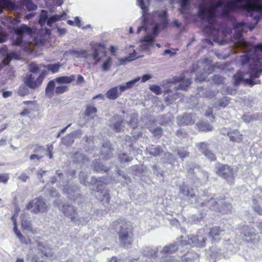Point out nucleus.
<instances>
[{
  "mask_svg": "<svg viewBox=\"0 0 262 262\" xmlns=\"http://www.w3.org/2000/svg\"><path fill=\"white\" fill-rule=\"evenodd\" d=\"M198 127L200 130L202 132H210L212 130V126L209 123L201 122L198 124Z\"/></svg>",
  "mask_w": 262,
  "mask_h": 262,
  "instance_id": "obj_33",
  "label": "nucleus"
},
{
  "mask_svg": "<svg viewBox=\"0 0 262 262\" xmlns=\"http://www.w3.org/2000/svg\"><path fill=\"white\" fill-rule=\"evenodd\" d=\"M90 183L92 185L97 187V191L99 195H102L103 198L101 199V201L104 202L108 204L110 203V196L109 193L107 191H104L105 185L102 183L100 179H98L95 177H92Z\"/></svg>",
  "mask_w": 262,
  "mask_h": 262,
  "instance_id": "obj_7",
  "label": "nucleus"
},
{
  "mask_svg": "<svg viewBox=\"0 0 262 262\" xmlns=\"http://www.w3.org/2000/svg\"><path fill=\"white\" fill-rule=\"evenodd\" d=\"M16 37L13 40L12 45L19 46L23 43L24 34L26 33L30 35L32 33V29L26 25H22L19 27L15 28L13 29Z\"/></svg>",
  "mask_w": 262,
  "mask_h": 262,
  "instance_id": "obj_6",
  "label": "nucleus"
},
{
  "mask_svg": "<svg viewBox=\"0 0 262 262\" xmlns=\"http://www.w3.org/2000/svg\"><path fill=\"white\" fill-rule=\"evenodd\" d=\"M59 209L68 218L70 219L71 222L76 224L83 225L86 221L83 217H78L77 213V208L72 205L64 204Z\"/></svg>",
  "mask_w": 262,
  "mask_h": 262,
  "instance_id": "obj_1",
  "label": "nucleus"
},
{
  "mask_svg": "<svg viewBox=\"0 0 262 262\" xmlns=\"http://www.w3.org/2000/svg\"><path fill=\"white\" fill-rule=\"evenodd\" d=\"M17 55L14 52H11L8 54L6 57L3 60V63L4 65H8L11 60L13 58H15Z\"/></svg>",
  "mask_w": 262,
  "mask_h": 262,
  "instance_id": "obj_44",
  "label": "nucleus"
},
{
  "mask_svg": "<svg viewBox=\"0 0 262 262\" xmlns=\"http://www.w3.org/2000/svg\"><path fill=\"white\" fill-rule=\"evenodd\" d=\"M46 151V149L43 146H38L34 149V152L36 154H33L30 156V159L31 160H36L37 161H40L42 158L43 155L41 154L44 153Z\"/></svg>",
  "mask_w": 262,
  "mask_h": 262,
  "instance_id": "obj_23",
  "label": "nucleus"
},
{
  "mask_svg": "<svg viewBox=\"0 0 262 262\" xmlns=\"http://www.w3.org/2000/svg\"><path fill=\"white\" fill-rule=\"evenodd\" d=\"M170 82L173 84L179 83V85L176 88L177 91L178 90L186 91L191 84V81L190 79L186 78L184 76L181 75L173 77Z\"/></svg>",
  "mask_w": 262,
  "mask_h": 262,
  "instance_id": "obj_11",
  "label": "nucleus"
},
{
  "mask_svg": "<svg viewBox=\"0 0 262 262\" xmlns=\"http://www.w3.org/2000/svg\"><path fill=\"white\" fill-rule=\"evenodd\" d=\"M259 204V201L256 199H252V207L255 212H257L259 215H262V204Z\"/></svg>",
  "mask_w": 262,
  "mask_h": 262,
  "instance_id": "obj_31",
  "label": "nucleus"
},
{
  "mask_svg": "<svg viewBox=\"0 0 262 262\" xmlns=\"http://www.w3.org/2000/svg\"><path fill=\"white\" fill-rule=\"evenodd\" d=\"M69 89V86L67 85L58 86L56 87L55 94L56 95H61L67 92Z\"/></svg>",
  "mask_w": 262,
  "mask_h": 262,
  "instance_id": "obj_46",
  "label": "nucleus"
},
{
  "mask_svg": "<svg viewBox=\"0 0 262 262\" xmlns=\"http://www.w3.org/2000/svg\"><path fill=\"white\" fill-rule=\"evenodd\" d=\"M161 262H179V260L174 257L166 256L165 257H162Z\"/></svg>",
  "mask_w": 262,
  "mask_h": 262,
  "instance_id": "obj_59",
  "label": "nucleus"
},
{
  "mask_svg": "<svg viewBox=\"0 0 262 262\" xmlns=\"http://www.w3.org/2000/svg\"><path fill=\"white\" fill-rule=\"evenodd\" d=\"M97 111V110L96 107L91 105L88 106L85 110V115L90 117L93 114H96Z\"/></svg>",
  "mask_w": 262,
  "mask_h": 262,
  "instance_id": "obj_49",
  "label": "nucleus"
},
{
  "mask_svg": "<svg viewBox=\"0 0 262 262\" xmlns=\"http://www.w3.org/2000/svg\"><path fill=\"white\" fill-rule=\"evenodd\" d=\"M93 168L95 171L99 173L106 172L109 169L105 165H94Z\"/></svg>",
  "mask_w": 262,
  "mask_h": 262,
  "instance_id": "obj_47",
  "label": "nucleus"
},
{
  "mask_svg": "<svg viewBox=\"0 0 262 262\" xmlns=\"http://www.w3.org/2000/svg\"><path fill=\"white\" fill-rule=\"evenodd\" d=\"M206 238L202 235H190L188 237V243L194 246L204 247L205 245Z\"/></svg>",
  "mask_w": 262,
  "mask_h": 262,
  "instance_id": "obj_14",
  "label": "nucleus"
},
{
  "mask_svg": "<svg viewBox=\"0 0 262 262\" xmlns=\"http://www.w3.org/2000/svg\"><path fill=\"white\" fill-rule=\"evenodd\" d=\"M71 54L77 57H88V52L85 50H80L79 51L76 50H72L70 51Z\"/></svg>",
  "mask_w": 262,
  "mask_h": 262,
  "instance_id": "obj_37",
  "label": "nucleus"
},
{
  "mask_svg": "<svg viewBox=\"0 0 262 262\" xmlns=\"http://www.w3.org/2000/svg\"><path fill=\"white\" fill-rule=\"evenodd\" d=\"M220 205V202H218L216 201V199L213 198H211L210 199L206 200V205L205 206H207L210 208L211 209H215L216 208H218L217 206Z\"/></svg>",
  "mask_w": 262,
  "mask_h": 262,
  "instance_id": "obj_32",
  "label": "nucleus"
},
{
  "mask_svg": "<svg viewBox=\"0 0 262 262\" xmlns=\"http://www.w3.org/2000/svg\"><path fill=\"white\" fill-rule=\"evenodd\" d=\"M75 79V76L74 75H71L69 76H60L54 79L58 83L63 84H69L73 81Z\"/></svg>",
  "mask_w": 262,
  "mask_h": 262,
  "instance_id": "obj_27",
  "label": "nucleus"
},
{
  "mask_svg": "<svg viewBox=\"0 0 262 262\" xmlns=\"http://www.w3.org/2000/svg\"><path fill=\"white\" fill-rule=\"evenodd\" d=\"M230 99L227 97H224L219 100L218 105L219 107H225L229 103Z\"/></svg>",
  "mask_w": 262,
  "mask_h": 262,
  "instance_id": "obj_50",
  "label": "nucleus"
},
{
  "mask_svg": "<svg viewBox=\"0 0 262 262\" xmlns=\"http://www.w3.org/2000/svg\"><path fill=\"white\" fill-rule=\"evenodd\" d=\"M26 208L27 210H30L33 213L37 214L47 212L49 209V206L43 198L39 197L30 202Z\"/></svg>",
  "mask_w": 262,
  "mask_h": 262,
  "instance_id": "obj_2",
  "label": "nucleus"
},
{
  "mask_svg": "<svg viewBox=\"0 0 262 262\" xmlns=\"http://www.w3.org/2000/svg\"><path fill=\"white\" fill-rule=\"evenodd\" d=\"M49 71H51L52 73H57L60 68V64L59 63L54 64H49L47 66H44Z\"/></svg>",
  "mask_w": 262,
  "mask_h": 262,
  "instance_id": "obj_41",
  "label": "nucleus"
},
{
  "mask_svg": "<svg viewBox=\"0 0 262 262\" xmlns=\"http://www.w3.org/2000/svg\"><path fill=\"white\" fill-rule=\"evenodd\" d=\"M118 159L120 163H128L130 162L133 158L126 153H120L118 155Z\"/></svg>",
  "mask_w": 262,
  "mask_h": 262,
  "instance_id": "obj_36",
  "label": "nucleus"
},
{
  "mask_svg": "<svg viewBox=\"0 0 262 262\" xmlns=\"http://www.w3.org/2000/svg\"><path fill=\"white\" fill-rule=\"evenodd\" d=\"M149 1V0H138L139 6L144 12L146 11L148 9Z\"/></svg>",
  "mask_w": 262,
  "mask_h": 262,
  "instance_id": "obj_52",
  "label": "nucleus"
},
{
  "mask_svg": "<svg viewBox=\"0 0 262 262\" xmlns=\"http://www.w3.org/2000/svg\"><path fill=\"white\" fill-rule=\"evenodd\" d=\"M235 172L233 167L228 165H220L217 168V173L224 179H228V182L232 184L233 183V176Z\"/></svg>",
  "mask_w": 262,
  "mask_h": 262,
  "instance_id": "obj_8",
  "label": "nucleus"
},
{
  "mask_svg": "<svg viewBox=\"0 0 262 262\" xmlns=\"http://www.w3.org/2000/svg\"><path fill=\"white\" fill-rule=\"evenodd\" d=\"M123 121L121 120L115 122L113 124V129L116 132H120L122 129V125Z\"/></svg>",
  "mask_w": 262,
  "mask_h": 262,
  "instance_id": "obj_55",
  "label": "nucleus"
},
{
  "mask_svg": "<svg viewBox=\"0 0 262 262\" xmlns=\"http://www.w3.org/2000/svg\"><path fill=\"white\" fill-rule=\"evenodd\" d=\"M119 90V85L111 88L106 93V97L111 100L117 99L121 93L118 92Z\"/></svg>",
  "mask_w": 262,
  "mask_h": 262,
  "instance_id": "obj_24",
  "label": "nucleus"
},
{
  "mask_svg": "<svg viewBox=\"0 0 262 262\" xmlns=\"http://www.w3.org/2000/svg\"><path fill=\"white\" fill-rule=\"evenodd\" d=\"M48 18V12L45 10H42L39 15L38 23L41 26H43L45 25L46 22L47 23Z\"/></svg>",
  "mask_w": 262,
  "mask_h": 262,
  "instance_id": "obj_35",
  "label": "nucleus"
},
{
  "mask_svg": "<svg viewBox=\"0 0 262 262\" xmlns=\"http://www.w3.org/2000/svg\"><path fill=\"white\" fill-rule=\"evenodd\" d=\"M137 53L135 50H134L133 52L131 54H129V55L125 57L124 59H120V62L121 64H124L126 61H130L136 59Z\"/></svg>",
  "mask_w": 262,
  "mask_h": 262,
  "instance_id": "obj_42",
  "label": "nucleus"
},
{
  "mask_svg": "<svg viewBox=\"0 0 262 262\" xmlns=\"http://www.w3.org/2000/svg\"><path fill=\"white\" fill-rule=\"evenodd\" d=\"M66 15V13L63 11L61 14H55L50 17L47 20V25L49 26H51L53 23L61 20L64 17H65Z\"/></svg>",
  "mask_w": 262,
  "mask_h": 262,
  "instance_id": "obj_29",
  "label": "nucleus"
},
{
  "mask_svg": "<svg viewBox=\"0 0 262 262\" xmlns=\"http://www.w3.org/2000/svg\"><path fill=\"white\" fill-rule=\"evenodd\" d=\"M224 230H221L219 227H212L209 233V236L213 241H218L225 235Z\"/></svg>",
  "mask_w": 262,
  "mask_h": 262,
  "instance_id": "obj_16",
  "label": "nucleus"
},
{
  "mask_svg": "<svg viewBox=\"0 0 262 262\" xmlns=\"http://www.w3.org/2000/svg\"><path fill=\"white\" fill-rule=\"evenodd\" d=\"M23 4L28 11H34L37 9V6L33 3L32 0H24Z\"/></svg>",
  "mask_w": 262,
  "mask_h": 262,
  "instance_id": "obj_34",
  "label": "nucleus"
},
{
  "mask_svg": "<svg viewBox=\"0 0 262 262\" xmlns=\"http://www.w3.org/2000/svg\"><path fill=\"white\" fill-rule=\"evenodd\" d=\"M148 151L149 154L154 157L160 156L163 153V150L160 145H152L148 147Z\"/></svg>",
  "mask_w": 262,
  "mask_h": 262,
  "instance_id": "obj_25",
  "label": "nucleus"
},
{
  "mask_svg": "<svg viewBox=\"0 0 262 262\" xmlns=\"http://www.w3.org/2000/svg\"><path fill=\"white\" fill-rule=\"evenodd\" d=\"M246 0H230L226 2V7L229 9H237V10H243L244 9L242 7V5L239 6L237 5L238 3H241L245 2Z\"/></svg>",
  "mask_w": 262,
  "mask_h": 262,
  "instance_id": "obj_26",
  "label": "nucleus"
},
{
  "mask_svg": "<svg viewBox=\"0 0 262 262\" xmlns=\"http://www.w3.org/2000/svg\"><path fill=\"white\" fill-rule=\"evenodd\" d=\"M226 6V2L224 4V9L223 10L222 12V15L225 17H228L229 16L230 12L232 11L235 10L236 9H229Z\"/></svg>",
  "mask_w": 262,
  "mask_h": 262,
  "instance_id": "obj_58",
  "label": "nucleus"
},
{
  "mask_svg": "<svg viewBox=\"0 0 262 262\" xmlns=\"http://www.w3.org/2000/svg\"><path fill=\"white\" fill-rule=\"evenodd\" d=\"M92 49L93 51V58L97 62L106 55L105 47L103 44L95 43L92 45Z\"/></svg>",
  "mask_w": 262,
  "mask_h": 262,
  "instance_id": "obj_9",
  "label": "nucleus"
},
{
  "mask_svg": "<svg viewBox=\"0 0 262 262\" xmlns=\"http://www.w3.org/2000/svg\"><path fill=\"white\" fill-rule=\"evenodd\" d=\"M189 4V0H180L181 8L180 9V12L182 14L186 13L187 10V7L188 6Z\"/></svg>",
  "mask_w": 262,
  "mask_h": 262,
  "instance_id": "obj_45",
  "label": "nucleus"
},
{
  "mask_svg": "<svg viewBox=\"0 0 262 262\" xmlns=\"http://www.w3.org/2000/svg\"><path fill=\"white\" fill-rule=\"evenodd\" d=\"M206 17L209 22V25H210V28H211L212 25V23L211 22V20H212L213 19L215 18V13L211 11H207Z\"/></svg>",
  "mask_w": 262,
  "mask_h": 262,
  "instance_id": "obj_56",
  "label": "nucleus"
},
{
  "mask_svg": "<svg viewBox=\"0 0 262 262\" xmlns=\"http://www.w3.org/2000/svg\"><path fill=\"white\" fill-rule=\"evenodd\" d=\"M0 5L4 8L13 9L15 4L11 0H0Z\"/></svg>",
  "mask_w": 262,
  "mask_h": 262,
  "instance_id": "obj_40",
  "label": "nucleus"
},
{
  "mask_svg": "<svg viewBox=\"0 0 262 262\" xmlns=\"http://www.w3.org/2000/svg\"><path fill=\"white\" fill-rule=\"evenodd\" d=\"M47 74V71H43L36 79L32 74H28L25 78L24 82L29 88L35 89L41 84Z\"/></svg>",
  "mask_w": 262,
  "mask_h": 262,
  "instance_id": "obj_5",
  "label": "nucleus"
},
{
  "mask_svg": "<svg viewBox=\"0 0 262 262\" xmlns=\"http://www.w3.org/2000/svg\"><path fill=\"white\" fill-rule=\"evenodd\" d=\"M180 191L184 197L189 199L191 204L194 205L196 207L205 206L206 199L196 197L193 192L192 189L189 188L186 186H181Z\"/></svg>",
  "mask_w": 262,
  "mask_h": 262,
  "instance_id": "obj_3",
  "label": "nucleus"
},
{
  "mask_svg": "<svg viewBox=\"0 0 262 262\" xmlns=\"http://www.w3.org/2000/svg\"><path fill=\"white\" fill-rule=\"evenodd\" d=\"M63 192L68 194V198L71 200H75L79 195V189L75 185H67L63 189Z\"/></svg>",
  "mask_w": 262,
  "mask_h": 262,
  "instance_id": "obj_13",
  "label": "nucleus"
},
{
  "mask_svg": "<svg viewBox=\"0 0 262 262\" xmlns=\"http://www.w3.org/2000/svg\"><path fill=\"white\" fill-rule=\"evenodd\" d=\"M242 234L246 237H250L251 241L253 237H256L257 234L255 233V230L254 228L249 227L248 226H245L242 229Z\"/></svg>",
  "mask_w": 262,
  "mask_h": 262,
  "instance_id": "obj_22",
  "label": "nucleus"
},
{
  "mask_svg": "<svg viewBox=\"0 0 262 262\" xmlns=\"http://www.w3.org/2000/svg\"><path fill=\"white\" fill-rule=\"evenodd\" d=\"M206 158L210 160V162H214L216 160L215 155L209 149L203 154Z\"/></svg>",
  "mask_w": 262,
  "mask_h": 262,
  "instance_id": "obj_48",
  "label": "nucleus"
},
{
  "mask_svg": "<svg viewBox=\"0 0 262 262\" xmlns=\"http://www.w3.org/2000/svg\"><path fill=\"white\" fill-rule=\"evenodd\" d=\"M106 148H107L106 151H107V155L112 153L113 148L111 147V145L110 143H105L103 144L102 151H105Z\"/></svg>",
  "mask_w": 262,
  "mask_h": 262,
  "instance_id": "obj_57",
  "label": "nucleus"
},
{
  "mask_svg": "<svg viewBox=\"0 0 262 262\" xmlns=\"http://www.w3.org/2000/svg\"><path fill=\"white\" fill-rule=\"evenodd\" d=\"M30 71L33 73H37L39 70V66L34 62H32L29 65Z\"/></svg>",
  "mask_w": 262,
  "mask_h": 262,
  "instance_id": "obj_60",
  "label": "nucleus"
},
{
  "mask_svg": "<svg viewBox=\"0 0 262 262\" xmlns=\"http://www.w3.org/2000/svg\"><path fill=\"white\" fill-rule=\"evenodd\" d=\"M149 88L151 92H152L156 95H158L162 94V92L161 88H160V86L158 85L155 84L150 85Z\"/></svg>",
  "mask_w": 262,
  "mask_h": 262,
  "instance_id": "obj_51",
  "label": "nucleus"
},
{
  "mask_svg": "<svg viewBox=\"0 0 262 262\" xmlns=\"http://www.w3.org/2000/svg\"><path fill=\"white\" fill-rule=\"evenodd\" d=\"M234 79L236 84H239L242 81H244L243 76L241 74L237 73L234 76Z\"/></svg>",
  "mask_w": 262,
  "mask_h": 262,
  "instance_id": "obj_63",
  "label": "nucleus"
},
{
  "mask_svg": "<svg viewBox=\"0 0 262 262\" xmlns=\"http://www.w3.org/2000/svg\"><path fill=\"white\" fill-rule=\"evenodd\" d=\"M242 7L248 13L255 11L262 13V3L260 0H247Z\"/></svg>",
  "mask_w": 262,
  "mask_h": 262,
  "instance_id": "obj_10",
  "label": "nucleus"
},
{
  "mask_svg": "<svg viewBox=\"0 0 262 262\" xmlns=\"http://www.w3.org/2000/svg\"><path fill=\"white\" fill-rule=\"evenodd\" d=\"M55 80H50L47 84L45 90L46 95L49 98H52L55 91Z\"/></svg>",
  "mask_w": 262,
  "mask_h": 262,
  "instance_id": "obj_21",
  "label": "nucleus"
},
{
  "mask_svg": "<svg viewBox=\"0 0 262 262\" xmlns=\"http://www.w3.org/2000/svg\"><path fill=\"white\" fill-rule=\"evenodd\" d=\"M161 247H157L152 248L149 247L144 248L142 250V253L144 257L149 258L150 259L145 260V262H154L153 259H155L157 257V254Z\"/></svg>",
  "mask_w": 262,
  "mask_h": 262,
  "instance_id": "obj_12",
  "label": "nucleus"
},
{
  "mask_svg": "<svg viewBox=\"0 0 262 262\" xmlns=\"http://www.w3.org/2000/svg\"><path fill=\"white\" fill-rule=\"evenodd\" d=\"M174 152L181 159L188 157L189 152L186 151L184 147L177 148L175 149Z\"/></svg>",
  "mask_w": 262,
  "mask_h": 262,
  "instance_id": "obj_39",
  "label": "nucleus"
},
{
  "mask_svg": "<svg viewBox=\"0 0 262 262\" xmlns=\"http://www.w3.org/2000/svg\"><path fill=\"white\" fill-rule=\"evenodd\" d=\"M232 248L233 245L229 243L227 241H226L223 247L222 248H219V251H217V252L225 257H228L232 252Z\"/></svg>",
  "mask_w": 262,
  "mask_h": 262,
  "instance_id": "obj_20",
  "label": "nucleus"
},
{
  "mask_svg": "<svg viewBox=\"0 0 262 262\" xmlns=\"http://www.w3.org/2000/svg\"><path fill=\"white\" fill-rule=\"evenodd\" d=\"M16 235L17 236V237L19 238V239L21 243H24L26 244H28L30 243V240H29V242H27L25 237L23 235V234L21 233L19 231H17L16 233H15Z\"/></svg>",
  "mask_w": 262,
  "mask_h": 262,
  "instance_id": "obj_64",
  "label": "nucleus"
},
{
  "mask_svg": "<svg viewBox=\"0 0 262 262\" xmlns=\"http://www.w3.org/2000/svg\"><path fill=\"white\" fill-rule=\"evenodd\" d=\"M198 260V256L196 254H194L192 256H189V255H186L182 257V262H196Z\"/></svg>",
  "mask_w": 262,
  "mask_h": 262,
  "instance_id": "obj_43",
  "label": "nucleus"
},
{
  "mask_svg": "<svg viewBox=\"0 0 262 262\" xmlns=\"http://www.w3.org/2000/svg\"><path fill=\"white\" fill-rule=\"evenodd\" d=\"M118 236L120 244L124 247H128L132 243L133 232L132 229L127 226H120L118 231Z\"/></svg>",
  "mask_w": 262,
  "mask_h": 262,
  "instance_id": "obj_4",
  "label": "nucleus"
},
{
  "mask_svg": "<svg viewBox=\"0 0 262 262\" xmlns=\"http://www.w3.org/2000/svg\"><path fill=\"white\" fill-rule=\"evenodd\" d=\"M250 77L252 79L258 78L262 73V69L260 68L257 63L251 64L249 67Z\"/></svg>",
  "mask_w": 262,
  "mask_h": 262,
  "instance_id": "obj_19",
  "label": "nucleus"
},
{
  "mask_svg": "<svg viewBox=\"0 0 262 262\" xmlns=\"http://www.w3.org/2000/svg\"><path fill=\"white\" fill-rule=\"evenodd\" d=\"M209 144L206 142H199L196 144V146L198 149L201 151L202 154H204L206 151L209 149Z\"/></svg>",
  "mask_w": 262,
  "mask_h": 262,
  "instance_id": "obj_38",
  "label": "nucleus"
},
{
  "mask_svg": "<svg viewBox=\"0 0 262 262\" xmlns=\"http://www.w3.org/2000/svg\"><path fill=\"white\" fill-rule=\"evenodd\" d=\"M20 217L21 219V226L23 229L30 231L31 230V226L29 215L24 213L21 215Z\"/></svg>",
  "mask_w": 262,
  "mask_h": 262,
  "instance_id": "obj_28",
  "label": "nucleus"
},
{
  "mask_svg": "<svg viewBox=\"0 0 262 262\" xmlns=\"http://www.w3.org/2000/svg\"><path fill=\"white\" fill-rule=\"evenodd\" d=\"M112 59L108 57L106 61L102 65V69L104 71L108 70L111 66Z\"/></svg>",
  "mask_w": 262,
  "mask_h": 262,
  "instance_id": "obj_54",
  "label": "nucleus"
},
{
  "mask_svg": "<svg viewBox=\"0 0 262 262\" xmlns=\"http://www.w3.org/2000/svg\"><path fill=\"white\" fill-rule=\"evenodd\" d=\"M227 136L229 137L230 140L233 142L240 143L243 140V135L241 134L237 129L228 132Z\"/></svg>",
  "mask_w": 262,
  "mask_h": 262,
  "instance_id": "obj_18",
  "label": "nucleus"
},
{
  "mask_svg": "<svg viewBox=\"0 0 262 262\" xmlns=\"http://www.w3.org/2000/svg\"><path fill=\"white\" fill-rule=\"evenodd\" d=\"M79 178L81 184L85 186L87 185L88 184V182L87 181V174L85 172L81 171L79 173Z\"/></svg>",
  "mask_w": 262,
  "mask_h": 262,
  "instance_id": "obj_53",
  "label": "nucleus"
},
{
  "mask_svg": "<svg viewBox=\"0 0 262 262\" xmlns=\"http://www.w3.org/2000/svg\"><path fill=\"white\" fill-rule=\"evenodd\" d=\"M180 245L178 243H176L166 245L160 251V253L163 255L173 254L179 249Z\"/></svg>",
  "mask_w": 262,
  "mask_h": 262,
  "instance_id": "obj_17",
  "label": "nucleus"
},
{
  "mask_svg": "<svg viewBox=\"0 0 262 262\" xmlns=\"http://www.w3.org/2000/svg\"><path fill=\"white\" fill-rule=\"evenodd\" d=\"M140 79V77H137L132 80L128 81L126 83L125 85H119V90L120 93L124 92L128 89L132 88L135 84Z\"/></svg>",
  "mask_w": 262,
  "mask_h": 262,
  "instance_id": "obj_30",
  "label": "nucleus"
},
{
  "mask_svg": "<svg viewBox=\"0 0 262 262\" xmlns=\"http://www.w3.org/2000/svg\"><path fill=\"white\" fill-rule=\"evenodd\" d=\"M254 79H252L250 77V78H247V79H245L244 80V82L246 83V84H248L249 85H250V86H253L256 84H260V80H258L257 81H254L253 80Z\"/></svg>",
  "mask_w": 262,
  "mask_h": 262,
  "instance_id": "obj_62",
  "label": "nucleus"
},
{
  "mask_svg": "<svg viewBox=\"0 0 262 262\" xmlns=\"http://www.w3.org/2000/svg\"><path fill=\"white\" fill-rule=\"evenodd\" d=\"M152 133L155 137L160 138L162 135L163 130L161 127H158L155 128L153 130Z\"/></svg>",
  "mask_w": 262,
  "mask_h": 262,
  "instance_id": "obj_61",
  "label": "nucleus"
},
{
  "mask_svg": "<svg viewBox=\"0 0 262 262\" xmlns=\"http://www.w3.org/2000/svg\"><path fill=\"white\" fill-rule=\"evenodd\" d=\"M177 123L180 126L192 125L194 121L192 119L191 114L185 113L177 117Z\"/></svg>",
  "mask_w": 262,
  "mask_h": 262,
  "instance_id": "obj_15",
  "label": "nucleus"
}]
</instances>
